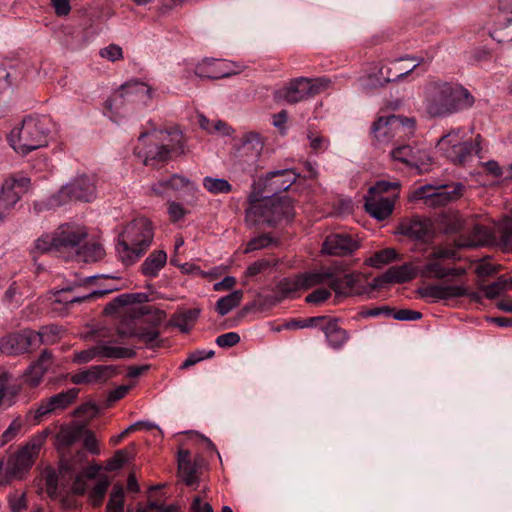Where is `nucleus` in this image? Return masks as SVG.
<instances>
[{"label":"nucleus","instance_id":"nucleus-1","mask_svg":"<svg viewBox=\"0 0 512 512\" xmlns=\"http://www.w3.org/2000/svg\"><path fill=\"white\" fill-rule=\"evenodd\" d=\"M475 97L459 83L433 80L424 86L423 104L432 117H447L471 108Z\"/></svg>","mask_w":512,"mask_h":512},{"label":"nucleus","instance_id":"nucleus-2","mask_svg":"<svg viewBox=\"0 0 512 512\" xmlns=\"http://www.w3.org/2000/svg\"><path fill=\"white\" fill-rule=\"evenodd\" d=\"M464 267L446 266L443 261L427 258L422 274L428 278L441 279L443 282L431 284L418 290L419 295L432 301L450 300L469 295V288L461 277L466 275Z\"/></svg>","mask_w":512,"mask_h":512},{"label":"nucleus","instance_id":"nucleus-3","mask_svg":"<svg viewBox=\"0 0 512 512\" xmlns=\"http://www.w3.org/2000/svg\"><path fill=\"white\" fill-rule=\"evenodd\" d=\"M151 129L143 131L138 137L134 153L143 164L154 166L183 153L184 138L178 128L157 130L155 124L149 122Z\"/></svg>","mask_w":512,"mask_h":512},{"label":"nucleus","instance_id":"nucleus-4","mask_svg":"<svg viewBox=\"0 0 512 512\" xmlns=\"http://www.w3.org/2000/svg\"><path fill=\"white\" fill-rule=\"evenodd\" d=\"M153 238V226L147 218H136L128 223L119 235L116 245L122 263L126 266L135 263L149 248Z\"/></svg>","mask_w":512,"mask_h":512},{"label":"nucleus","instance_id":"nucleus-5","mask_svg":"<svg viewBox=\"0 0 512 512\" xmlns=\"http://www.w3.org/2000/svg\"><path fill=\"white\" fill-rule=\"evenodd\" d=\"M51 120L47 116H27L14 127L7 139L11 147L21 155H27L47 145Z\"/></svg>","mask_w":512,"mask_h":512},{"label":"nucleus","instance_id":"nucleus-6","mask_svg":"<svg viewBox=\"0 0 512 512\" xmlns=\"http://www.w3.org/2000/svg\"><path fill=\"white\" fill-rule=\"evenodd\" d=\"M249 202L245 219L250 225L265 223L276 226L282 222H290L295 215L294 206L288 197L265 195L262 200H258L255 195H250Z\"/></svg>","mask_w":512,"mask_h":512},{"label":"nucleus","instance_id":"nucleus-7","mask_svg":"<svg viewBox=\"0 0 512 512\" xmlns=\"http://www.w3.org/2000/svg\"><path fill=\"white\" fill-rule=\"evenodd\" d=\"M483 139L477 134L473 141L466 139V133L462 128L451 130L443 135L437 143L440 151L454 164L466 165L474 157L483 159Z\"/></svg>","mask_w":512,"mask_h":512},{"label":"nucleus","instance_id":"nucleus-8","mask_svg":"<svg viewBox=\"0 0 512 512\" xmlns=\"http://www.w3.org/2000/svg\"><path fill=\"white\" fill-rule=\"evenodd\" d=\"M152 99L151 87L138 80H130L122 84L119 89L105 101L106 112L111 116H121L122 107L126 104L146 106Z\"/></svg>","mask_w":512,"mask_h":512},{"label":"nucleus","instance_id":"nucleus-9","mask_svg":"<svg viewBox=\"0 0 512 512\" xmlns=\"http://www.w3.org/2000/svg\"><path fill=\"white\" fill-rule=\"evenodd\" d=\"M96 186L88 176H80L64 185L57 193L53 194L45 203H36L34 209H53L64 205L70 200L90 202L95 198Z\"/></svg>","mask_w":512,"mask_h":512},{"label":"nucleus","instance_id":"nucleus-10","mask_svg":"<svg viewBox=\"0 0 512 512\" xmlns=\"http://www.w3.org/2000/svg\"><path fill=\"white\" fill-rule=\"evenodd\" d=\"M414 130L415 119L398 115L378 117L371 127V133L379 144H388L394 138H410Z\"/></svg>","mask_w":512,"mask_h":512},{"label":"nucleus","instance_id":"nucleus-11","mask_svg":"<svg viewBox=\"0 0 512 512\" xmlns=\"http://www.w3.org/2000/svg\"><path fill=\"white\" fill-rule=\"evenodd\" d=\"M331 85L326 77H299L291 80L286 86L276 92V98L290 104L307 100L325 91Z\"/></svg>","mask_w":512,"mask_h":512},{"label":"nucleus","instance_id":"nucleus-12","mask_svg":"<svg viewBox=\"0 0 512 512\" xmlns=\"http://www.w3.org/2000/svg\"><path fill=\"white\" fill-rule=\"evenodd\" d=\"M44 442V435H36L18 452L11 455L6 464L7 476L9 478H20L32 466Z\"/></svg>","mask_w":512,"mask_h":512},{"label":"nucleus","instance_id":"nucleus-13","mask_svg":"<svg viewBox=\"0 0 512 512\" xmlns=\"http://www.w3.org/2000/svg\"><path fill=\"white\" fill-rule=\"evenodd\" d=\"M390 156L393 161L400 162L407 167L414 168L418 173L427 172L431 164L429 152L417 145H396L390 151Z\"/></svg>","mask_w":512,"mask_h":512},{"label":"nucleus","instance_id":"nucleus-14","mask_svg":"<svg viewBox=\"0 0 512 512\" xmlns=\"http://www.w3.org/2000/svg\"><path fill=\"white\" fill-rule=\"evenodd\" d=\"M164 319L165 313L157 311L149 318L146 325H141L137 329H124V325H122L117 329V334L120 337H137L146 347L155 348L161 343L159 326Z\"/></svg>","mask_w":512,"mask_h":512},{"label":"nucleus","instance_id":"nucleus-15","mask_svg":"<svg viewBox=\"0 0 512 512\" xmlns=\"http://www.w3.org/2000/svg\"><path fill=\"white\" fill-rule=\"evenodd\" d=\"M463 186L456 184L455 186L442 185L433 187L431 185L422 186L414 193V197L423 200L424 204L429 207L444 206L458 199L461 196Z\"/></svg>","mask_w":512,"mask_h":512},{"label":"nucleus","instance_id":"nucleus-16","mask_svg":"<svg viewBox=\"0 0 512 512\" xmlns=\"http://www.w3.org/2000/svg\"><path fill=\"white\" fill-rule=\"evenodd\" d=\"M57 253H78L82 241L87 236V231L83 226L75 224H65L59 226L54 231Z\"/></svg>","mask_w":512,"mask_h":512},{"label":"nucleus","instance_id":"nucleus-17","mask_svg":"<svg viewBox=\"0 0 512 512\" xmlns=\"http://www.w3.org/2000/svg\"><path fill=\"white\" fill-rule=\"evenodd\" d=\"M38 336L33 330H23L0 339V351L7 355H15L37 348Z\"/></svg>","mask_w":512,"mask_h":512},{"label":"nucleus","instance_id":"nucleus-18","mask_svg":"<svg viewBox=\"0 0 512 512\" xmlns=\"http://www.w3.org/2000/svg\"><path fill=\"white\" fill-rule=\"evenodd\" d=\"M299 174L293 169H281L268 172L262 179V191L273 197L288 190L297 180Z\"/></svg>","mask_w":512,"mask_h":512},{"label":"nucleus","instance_id":"nucleus-19","mask_svg":"<svg viewBox=\"0 0 512 512\" xmlns=\"http://www.w3.org/2000/svg\"><path fill=\"white\" fill-rule=\"evenodd\" d=\"M78 393V389L71 388L41 400L35 410V419L39 421L45 415L66 409L75 402Z\"/></svg>","mask_w":512,"mask_h":512},{"label":"nucleus","instance_id":"nucleus-20","mask_svg":"<svg viewBox=\"0 0 512 512\" xmlns=\"http://www.w3.org/2000/svg\"><path fill=\"white\" fill-rule=\"evenodd\" d=\"M397 199L398 193H392L387 196L367 194L364 207L371 217L378 221H383L392 215Z\"/></svg>","mask_w":512,"mask_h":512},{"label":"nucleus","instance_id":"nucleus-21","mask_svg":"<svg viewBox=\"0 0 512 512\" xmlns=\"http://www.w3.org/2000/svg\"><path fill=\"white\" fill-rule=\"evenodd\" d=\"M359 248V243L347 234H332L326 237L322 251L333 256H345Z\"/></svg>","mask_w":512,"mask_h":512},{"label":"nucleus","instance_id":"nucleus-22","mask_svg":"<svg viewBox=\"0 0 512 512\" xmlns=\"http://www.w3.org/2000/svg\"><path fill=\"white\" fill-rule=\"evenodd\" d=\"M320 329L324 333L328 345L334 350L341 349L350 338L349 333L339 326L336 318L325 316Z\"/></svg>","mask_w":512,"mask_h":512},{"label":"nucleus","instance_id":"nucleus-23","mask_svg":"<svg viewBox=\"0 0 512 512\" xmlns=\"http://www.w3.org/2000/svg\"><path fill=\"white\" fill-rule=\"evenodd\" d=\"M195 74L200 78L221 79L229 77L233 72L229 69L228 62L218 59H205L195 68Z\"/></svg>","mask_w":512,"mask_h":512},{"label":"nucleus","instance_id":"nucleus-24","mask_svg":"<svg viewBox=\"0 0 512 512\" xmlns=\"http://www.w3.org/2000/svg\"><path fill=\"white\" fill-rule=\"evenodd\" d=\"M111 376V369L105 365L91 366L71 376V382L76 385L97 384L105 382Z\"/></svg>","mask_w":512,"mask_h":512},{"label":"nucleus","instance_id":"nucleus-25","mask_svg":"<svg viewBox=\"0 0 512 512\" xmlns=\"http://www.w3.org/2000/svg\"><path fill=\"white\" fill-rule=\"evenodd\" d=\"M184 188L196 190V186L188 178L174 174L166 179H161L151 186V191L155 195H165L170 191H179Z\"/></svg>","mask_w":512,"mask_h":512},{"label":"nucleus","instance_id":"nucleus-26","mask_svg":"<svg viewBox=\"0 0 512 512\" xmlns=\"http://www.w3.org/2000/svg\"><path fill=\"white\" fill-rule=\"evenodd\" d=\"M399 232L417 240L425 239L430 232L429 221L419 216L403 220L399 225Z\"/></svg>","mask_w":512,"mask_h":512},{"label":"nucleus","instance_id":"nucleus-27","mask_svg":"<svg viewBox=\"0 0 512 512\" xmlns=\"http://www.w3.org/2000/svg\"><path fill=\"white\" fill-rule=\"evenodd\" d=\"M415 277L414 269L409 264L392 266L376 280L380 285L389 283H405Z\"/></svg>","mask_w":512,"mask_h":512},{"label":"nucleus","instance_id":"nucleus-28","mask_svg":"<svg viewBox=\"0 0 512 512\" xmlns=\"http://www.w3.org/2000/svg\"><path fill=\"white\" fill-rule=\"evenodd\" d=\"M51 364V355L47 351H43L39 359L31 364L27 369L25 373V381L32 387L37 386Z\"/></svg>","mask_w":512,"mask_h":512},{"label":"nucleus","instance_id":"nucleus-29","mask_svg":"<svg viewBox=\"0 0 512 512\" xmlns=\"http://www.w3.org/2000/svg\"><path fill=\"white\" fill-rule=\"evenodd\" d=\"M264 147V141L259 133L247 132L241 138L240 152L249 156L253 161L258 160Z\"/></svg>","mask_w":512,"mask_h":512},{"label":"nucleus","instance_id":"nucleus-30","mask_svg":"<svg viewBox=\"0 0 512 512\" xmlns=\"http://www.w3.org/2000/svg\"><path fill=\"white\" fill-rule=\"evenodd\" d=\"M178 472L182 481L187 486H192L198 481L196 465L191 463L188 451H180L178 457Z\"/></svg>","mask_w":512,"mask_h":512},{"label":"nucleus","instance_id":"nucleus-31","mask_svg":"<svg viewBox=\"0 0 512 512\" xmlns=\"http://www.w3.org/2000/svg\"><path fill=\"white\" fill-rule=\"evenodd\" d=\"M166 262L167 254L165 251H153L142 263L141 271L147 277H156Z\"/></svg>","mask_w":512,"mask_h":512},{"label":"nucleus","instance_id":"nucleus-32","mask_svg":"<svg viewBox=\"0 0 512 512\" xmlns=\"http://www.w3.org/2000/svg\"><path fill=\"white\" fill-rule=\"evenodd\" d=\"M490 242V233L488 229L482 225L475 224L471 233L465 239H460L457 246L460 248H472L484 246Z\"/></svg>","mask_w":512,"mask_h":512},{"label":"nucleus","instance_id":"nucleus-33","mask_svg":"<svg viewBox=\"0 0 512 512\" xmlns=\"http://www.w3.org/2000/svg\"><path fill=\"white\" fill-rule=\"evenodd\" d=\"M20 199V193L14 190V184L6 181L0 191V221L11 211Z\"/></svg>","mask_w":512,"mask_h":512},{"label":"nucleus","instance_id":"nucleus-34","mask_svg":"<svg viewBox=\"0 0 512 512\" xmlns=\"http://www.w3.org/2000/svg\"><path fill=\"white\" fill-rule=\"evenodd\" d=\"M98 356L111 359L133 358L136 352L132 348L112 346L109 342H99L97 345Z\"/></svg>","mask_w":512,"mask_h":512},{"label":"nucleus","instance_id":"nucleus-35","mask_svg":"<svg viewBox=\"0 0 512 512\" xmlns=\"http://www.w3.org/2000/svg\"><path fill=\"white\" fill-rule=\"evenodd\" d=\"M102 291H94L92 293H89L87 295L82 296H72L71 295V289H61L54 293V302L57 304H63L66 307H69L70 305L74 303H82L84 301H87L95 296L102 295Z\"/></svg>","mask_w":512,"mask_h":512},{"label":"nucleus","instance_id":"nucleus-36","mask_svg":"<svg viewBox=\"0 0 512 512\" xmlns=\"http://www.w3.org/2000/svg\"><path fill=\"white\" fill-rule=\"evenodd\" d=\"M298 278L300 281L301 289L308 290L316 285L324 283L325 281L329 282L330 278H332V272L331 271L305 272L302 274H298Z\"/></svg>","mask_w":512,"mask_h":512},{"label":"nucleus","instance_id":"nucleus-37","mask_svg":"<svg viewBox=\"0 0 512 512\" xmlns=\"http://www.w3.org/2000/svg\"><path fill=\"white\" fill-rule=\"evenodd\" d=\"M82 425L65 426L57 434L58 442L63 446H70L83 437Z\"/></svg>","mask_w":512,"mask_h":512},{"label":"nucleus","instance_id":"nucleus-38","mask_svg":"<svg viewBox=\"0 0 512 512\" xmlns=\"http://www.w3.org/2000/svg\"><path fill=\"white\" fill-rule=\"evenodd\" d=\"M243 299V292L241 290H235L229 295L221 297L216 303V310L221 315L224 316L228 314L231 310L239 306Z\"/></svg>","mask_w":512,"mask_h":512},{"label":"nucleus","instance_id":"nucleus-39","mask_svg":"<svg viewBox=\"0 0 512 512\" xmlns=\"http://www.w3.org/2000/svg\"><path fill=\"white\" fill-rule=\"evenodd\" d=\"M76 255L84 262H96L104 257L105 251L101 244L93 242L81 246Z\"/></svg>","mask_w":512,"mask_h":512},{"label":"nucleus","instance_id":"nucleus-40","mask_svg":"<svg viewBox=\"0 0 512 512\" xmlns=\"http://www.w3.org/2000/svg\"><path fill=\"white\" fill-rule=\"evenodd\" d=\"M203 187L211 194H227L232 191V185L223 178L207 176L203 179Z\"/></svg>","mask_w":512,"mask_h":512},{"label":"nucleus","instance_id":"nucleus-41","mask_svg":"<svg viewBox=\"0 0 512 512\" xmlns=\"http://www.w3.org/2000/svg\"><path fill=\"white\" fill-rule=\"evenodd\" d=\"M276 290L281 299L293 297L295 293L302 290L298 275L293 278H284L280 280L276 285Z\"/></svg>","mask_w":512,"mask_h":512},{"label":"nucleus","instance_id":"nucleus-42","mask_svg":"<svg viewBox=\"0 0 512 512\" xmlns=\"http://www.w3.org/2000/svg\"><path fill=\"white\" fill-rule=\"evenodd\" d=\"M109 485H110V481H109L108 477L107 476H102L97 481V483L95 484L93 489L90 491V493H89V500H90V503L94 507H98V506H100L102 504L103 499H104V497L106 495V492L108 490Z\"/></svg>","mask_w":512,"mask_h":512},{"label":"nucleus","instance_id":"nucleus-43","mask_svg":"<svg viewBox=\"0 0 512 512\" xmlns=\"http://www.w3.org/2000/svg\"><path fill=\"white\" fill-rule=\"evenodd\" d=\"M60 333L61 328L57 325L44 326L39 331H35L38 336L37 347L41 344L55 343L59 339Z\"/></svg>","mask_w":512,"mask_h":512},{"label":"nucleus","instance_id":"nucleus-44","mask_svg":"<svg viewBox=\"0 0 512 512\" xmlns=\"http://www.w3.org/2000/svg\"><path fill=\"white\" fill-rule=\"evenodd\" d=\"M397 259V252L393 248L383 249L376 252L368 260V264L375 268H380L383 265L391 263Z\"/></svg>","mask_w":512,"mask_h":512},{"label":"nucleus","instance_id":"nucleus-45","mask_svg":"<svg viewBox=\"0 0 512 512\" xmlns=\"http://www.w3.org/2000/svg\"><path fill=\"white\" fill-rule=\"evenodd\" d=\"M106 508L108 512H123L124 489L120 484H115L113 486Z\"/></svg>","mask_w":512,"mask_h":512},{"label":"nucleus","instance_id":"nucleus-46","mask_svg":"<svg viewBox=\"0 0 512 512\" xmlns=\"http://www.w3.org/2000/svg\"><path fill=\"white\" fill-rule=\"evenodd\" d=\"M356 283V278L353 274H345L343 277H335L332 273V278L329 280L330 287L336 293H345V290L352 289Z\"/></svg>","mask_w":512,"mask_h":512},{"label":"nucleus","instance_id":"nucleus-47","mask_svg":"<svg viewBox=\"0 0 512 512\" xmlns=\"http://www.w3.org/2000/svg\"><path fill=\"white\" fill-rule=\"evenodd\" d=\"M443 230L445 233H457L464 229L465 221L458 213H450L443 217Z\"/></svg>","mask_w":512,"mask_h":512},{"label":"nucleus","instance_id":"nucleus-48","mask_svg":"<svg viewBox=\"0 0 512 512\" xmlns=\"http://www.w3.org/2000/svg\"><path fill=\"white\" fill-rule=\"evenodd\" d=\"M200 314L199 309H189L180 314L175 320V326L178 327L182 332H188L192 324L196 321Z\"/></svg>","mask_w":512,"mask_h":512},{"label":"nucleus","instance_id":"nucleus-49","mask_svg":"<svg viewBox=\"0 0 512 512\" xmlns=\"http://www.w3.org/2000/svg\"><path fill=\"white\" fill-rule=\"evenodd\" d=\"M44 477H45L46 492H47L48 496L54 500L59 499L61 496V492H60L59 486H58L57 473L52 469H48L45 471Z\"/></svg>","mask_w":512,"mask_h":512},{"label":"nucleus","instance_id":"nucleus-50","mask_svg":"<svg viewBox=\"0 0 512 512\" xmlns=\"http://www.w3.org/2000/svg\"><path fill=\"white\" fill-rule=\"evenodd\" d=\"M35 249L43 254L48 252L57 253V244L54 232L50 234H44L35 241Z\"/></svg>","mask_w":512,"mask_h":512},{"label":"nucleus","instance_id":"nucleus-51","mask_svg":"<svg viewBox=\"0 0 512 512\" xmlns=\"http://www.w3.org/2000/svg\"><path fill=\"white\" fill-rule=\"evenodd\" d=\"M400 183L398 181H378L374 186L370 187L368 194L370 195H383L384 193L390 192L397 193Z\"/></svg>","mask_w":512,"mask_h":512},{"label":"nucleus","instance_id":"nucleus-52","mask_svg":"<svg viewBox=\"0 0 512 512\" xmlns=\"http://www.w3.org/2000/svg\"><path fill=\"white\" fill-rule=\"evenodd\" d=\"M273 265H275V263H273L271 260L269 259H260V260H257L253 263H251L246 271H245V276L248 277V278H253L259 274H262L264 272H266L269 268H271Z\"/></svg>","mask_w":512,"mask_h":512},{"label":"nucleus","instance_id":"nucleus-53","mask_svg":"<svg viewBox=\"0 0 512 512\" xmlns=\"http://www.w3.org/2000/svg\"><path fill=\"white\" fill-rule=\"evenodd\" d=\"M508 280L499 278L497 281L483 287V292L488 299H495L498 297L506 288Z\"/></svg>","mask_w":512,"mask_h":512},{"label":"nucleus","instance_id":"nucleus-54","mask_svg":"<svg viewBox=\"0 0 512 512\" xmlns=\"http://www.w3.org/2000/svg\"><path fill=\"white\" fill-rule=\"evenodd\" d=\"M325 316H315V317H309L304 320H293L289 323H287L285 326L288 329L291 328H310V327H317L322 325V322H324Z\"/></svg>","mask_w":512,"mask_h":512},{"label":"nucleus","instance_id":"nucleus-55","mask_svg":"<svg viewBox=\"0 0 512 512\" xmlns=\"http://www.w3.org/2000/svg\"><path fill=\"white\" fill-rule=\"evenodd\" d=\"M272 238L268 234H263L251 239L244 249V253H250L262 248L268 247L272 243Z\"/></svg>","mask_w":512,"mask_h":512},{"label":"nucleus","instance_id":"nucleus-56","mask_svg":"<svg viewBox=\"0 0 512 512\" xmlns=\"http://www.w3.org/2000/svg\"><path fill=\"white\" fill-rule=\"evenodd\" d=\"M308 139L310 147L315 152L325 151L329 146V140L322 135L309 131Z\"/></svg>","mask_w":512,"mask_h":512},{"label":"nucleus","instance_id":"nucleus-57","mask_svg":"<svg viewBox=\"0 0 512 512\" xmlns=\"http://www.w3.org/2000/svg\"><path fill=\"white\" fill-rule=\"evenodd\" d=\"M127 458H128V453L125 450H123V449L118 450L115 453V455L107 461L106 469L108 471H115V470L122 468L124 463L127 461Z\"/></svg>","mask_w":512,"mask_h":512},{"label":"nucleus","instance_id":"nucleus-58","mask_svg":"<svg viewBox=\"0 0 512 512\" xmlns=\"http://www.w3.org/2000/svg\"><path fill=\"white\" fill-rule=\"evenodd\" d=\"M100 56L108 59L112 62L123 58L122 48L116 44H110L109 46L102 48L99 52Z\"/></svg>","mask_w":512,"mask_h":512},{"label":"nucleus","instance_id":"nucleus-59","mask_svg":"<svg viewBox=\"0 0 512 512\" xmlns=\"http://www.w3.org/2000/svg\"><path fill=\"white\" fill-rule=\"evenodd\" d=\"M215 342L221 348H230L240 342V336L236 332H228L219 335Z\"/></svg>","mask_w":512,"mask_h":512},{"label":"nucleus","instance_id":"nucleus-60","mask_svg":"<svg viewBox=\"0 0 512 512\" xmlns=\"http://www.w3.org/2000/svg\"><path fill=\"white\" fill-rule=\"evenodd\" d=\"M96 357H98V350L97 346L95 345L86 350L75 352L73 362L78 364L88 363L89 361L93 360Z\"/></svg>","mask_w":512,"mask_h":512},{"label":"nucleus","instance_id":"nucleus-61","mask_svg":"<svg viewBox=\"0 0 512 512\" xmlns=\"http://www.w3.org/2000/svg\"><path fill=\"white\" fill-rule=\"evenodd\" d=\"M9 504L12 512H23L27 508L25 493L15 492L9 498Z\"/></svg>","mask_w":512,"mask_h":512},{"label":"nucleus","instance_id":"nucleus-62","mask_svg":"<svg viewBox=\"0 0 512 512\" xmlns=\"http://www.w3.org/2000/svg\"><path fill=\"white\" fill-rule=\"evenodd\" d=\"M83 437H84V447L92 454H95V455L99 454L100 449L98 446V441L95 438V435L93 434V432L86 430L84 428Z\"/></svg>","mask_w":512,"mask_h":512},{"label":"nucleus","instance_id":"nucleus-63","mask_svg":"<svg viewBox=\"0 0 512 512\" xmlns=\"http://www.w3.org/2000/svg\"><path fill=\"white\" fill-rule=\"evenodd\" d=\"M421 317L422 313L410 309H400L393 313V318L399 321H416Z\"/></svg>","mask_w":512,"mask_h":512},{"label":"nucleus","instance_id":"nucleus-64","mask_svg":"<svg viewBox=\"0 0 512 512\" xmlns=\"http://www.w3.org/2000/svg\"><path fill=\"white\" fill-rule=\"evenodd\" d=\"M331 296L329 290L324 288H319L307 295L306 302L312 304H320L326 301Z\"/></svg>","mask_w":512,"mask_h":512}]
</instances>
